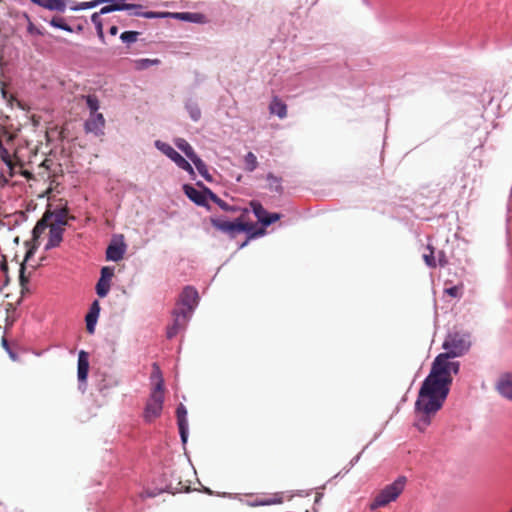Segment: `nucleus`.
Listing matches in <instances>:
<instances>
[{
	"mask_svg": "<svg viewBox=\"0 0 512 512\" xmlns=\"http://www.w3.org/2000/svg\"><path fill=\"white\" fill-rule=\"evenodd\" d=\"M450 355H438L433 362L431 371L426 377L418 393L415 403L417 421L415 426L424 431L439 411L449 393L452 382L451 373L457 374L459 363L451 362Z\"/></svg>",
	"mask_w": 512,
	"mask_h": 512,
	"instance_id": "nucleus-1",
	"label": "nucleus"
},
{
	"mask_svg": "<svg viewBox=\"0 0 512 512\" xmlns=\"http://www.w3.org/2000/svg\"><path fill=\"white\" fill-rule=\"evenodd\" d=\"M407 479L404 476H399L393 483L385 486L374 497L370 504V510L374 511L378 508L385 507L389 503L395 501L404 491Z\"/></svg>",
	"mask_w": 512,
	"mask_h": 512,
	"instance_id": "nucleus-2",
	"label": "nucleus"
},
{
	"mask_svg": "<svg viewBox=\"0 0 512 512\" xmlns=\"http://www.w3.org/2000/svg\"><path fill=\"white\" fill-rule=\"evenodd\" d=\"M142 6L139 4H127L125 0H116L114 4H110L101 8V13H110L113 11L127 10L131 16H141L144 18H162L166 17L168 13L162 12H142Z\"/></svg>",
	"mask_w": 512,
	"mask_h": 512,
	"instance_id": "nucleus-3",
	"label": "nucleus"
},
{
	"mask_svg": "<svg viewBox=\"0 0 512 512\" xmlns=\"http://www.w3.org/2000/svg\"><path fill=\"white\" fill-rule=\"evenodd\" d=\"M443 348L447 352L442 355L459 357L469 350L470 341L466 335L459 333L449 334L443 343Z\"/></svg>",
	"mask_w": 512,
	"mask_h": 512,
	"instance_id": "nucleus-4",
	"label": "nucleus"
},
{
	"mask_svg": "<svg viewBox=\"0 0 512 512\" xmlns=\"http://www.w3.org/2000/svg\"><path fill=\"white\" fill-rule=\"evenodd\" d=\"M210 222L214 228L217 230L229 234L230 236H235L241 232H251L253 226L251 224L243 222L240 218H237L234 221H227L218 217H213L210 219Z\"/></svg>",
	"mask_w": 512,
	"mask_h": 512,
	"instance_id": "nucleus-5",
	"label": "nucleus"
},
{
	"mask_svg": "<svg viewBox=\"0 0 512 512\" xmlns=\"http://www.w3.org/2000/svg\"><path fill=\"white\" fill-rule=\"evenodd\" d=\"M164 403V392L151 391L150 397L146 403L144 410V419L152 422L160 417Z\"/></svg>",
	"mask_w": 512,
	"mask_h": 512,
	"instance_id": "nucleus-6",
	"label": "nucleus"
},
{
	"mask_svg": "<svg viewBox=\"0 0 512 512\" xmlns=\"http://www.w3.org/2000/svg\"><path fill=\"white\" fill-rule=\"evenodd\" d=\"M155 146L164 155L171 159L179 168L188 172L191 176L195 175L194 169L191 166V164L185 158H183L171 145L160 140H157L155 142Z\"/></svg>",
	"mask_w": 512,
	"mask_h": 512,
	"instance_id": "nucleus-7",
	"label": "nucleus"
},
{
	"mask_svg": "<svg viewBox=\"0 0 512 512\" xmlns=\"http://www.w3.org/2000/svg\"><path fill=\"white\" fill-rule=\"evenodd\" d=\"M198 301L199 295L197 290L192 286H186L180 295L178 303V305H182L183 307H179L178 309H184L188 314H191L197 306Z\"/></svg>",
	"mask_w": 512,
	"mask_h": 512,
	"instance_id": "nucleus-8",
	"label": "nucleus"
},
{
	"mask_svg": "<svg viewBox=\"0 0 512 512\" xmlns=\"http://www.w3.org/2000/svg\"><path fill=\"white\" fill-rule=\"evenodd\" d=\"M191 314H188L184 309H175L173 312V324L167 328V338L175 337L180 331L184 330Z\"/></svg>",
	"mask_w": 512,
	"mask_h": 512,
	"instance_id": "nucleus-9",
	"label": "nucleus"
},
{
	"mask_svg": "<svg viewBox=\"0 0 512 512\" xmlns=\"http://www.w3.org/2000/svg\"><path fill=\"white\" fill-rule=\"evenodd\" d=\"M114 276V268L105 266L101 269V276L96 284V293L99 297L103 298L107 296L110 286L111 279Z\"/></svg>",
	"mask_w": 512,
	"mask_h": 512,
	"instance_id": "nucleus-10",
	"label": "nucleus"
},
{
	"mask_svg": "<svg viewBox=\"0 0 512 512\" xmlns=\"http://www.w3.org/2000/svg\"><path fill=\"white\" fill-rule=\"evenodd\" d=\"M85 132L93 133L96 136L104 134L105 119L102 113H90L89 118L85 122Z\"/></svg>",
	"mask_w": 512,
	"mask_h": 512,
	"instance_id": "nucleus-11",
	"label": "nucleus"
},
{
	"mask_svg": "<svg viewBox=\"0 0 512 512\" xmlns=\"http://www.w3.org/2000/svg\"><path fill=\"white\" fill-rule=\"evenodd\" d=\"M495 387L502 397L512 402V373H502L498 377Z\"/></svg>",
	"mask_w": 512,
	"mask_h": 512,
	"instance_id": "nucleus-12",
	"label": "nucleus"
},
{
	"mask_svg": "<svg viewBox=\"0 0 512 512\" xmlns=\"http://www.w3.org/2000/svg\"><path fill=\"white\" fill-rule=\"evenodd\" d=\"M17 165L14 163L11 154L8 152V161H0V186H5L15 175Z\"/></svg>",
	"mask_w": 512,
	"mask_h": 512,
	"instance_id": "nucleus-13",
	"label": "nucleus"
},
{
	"mask_svg": "<svg viewBox=\"0 0 512 512\" xmlns=\"http://www.w3.org/2000/svg\"><path fill=\"white\" fill-rule=\"evenodd\" d=\"M206 189H208V188L207 187H203V191H200V190H197L196 188H194L193 186H191L189 184H185L183 186V190H184L185 195L191 201H193L195 204H197L199 206H205L206 202H207V198H209V196H208V194L206 192Z\"/></svg>",
	"mask_w": 512,
	"mask_h": 512,
	"instance_id": "nucleus-14",
	"label": "nucleus"
},
{
	"mask_svg": "<svg viewBox=\"0 0 512 512\" xmlns=\"http://www.w3.org/2000/svg\"><path fill=\"white\" fill-rule=\"evenodd\" d=\"M166 17H172L177 20L186 21V22H192V23H206L207 19L206 16L202 13H194V12H176V13H170Z\"/></svg>",
	"mask_w": 512,
	"mask_h": 512,
	"instance_id": "nucleus-15",
	"label": "nucleus"
},
{
	"mask_svg": "<svg viewBox=\"0 0 512 512\" xmlns=\"http://www.w3.org/2000/svg\"><path fill=\"white\" fill-rule=\"evenodd\" d=\"M64 228L59 225H50L49 239L45 245V250L58 247L63 240Z\"/></svg>",
	"mask_w": 512,
	"mask_h": 512,
	"instance_id": "nucleus-16",
	"label": "nucleus"
},
{
	"mask_svg": "<svg viewBox=\"0 0 512 512\" xmlns=\"http://www.w3.org/2000/svg\"><path fill=\"white\" fill-rule=\"evenodd\" d=\"M177 415V423L179 427V432L181 439L183 443L187 441V429H188V422H187V410L186 408L180 404L176 410Z\"/></svg>",
	"mask_w": 512,
	"mask_h": 512,
	"instance_id": "nucleus-17",
	"label": "nucleus"
},
{
	"mask_svg": "<svg viewBox=\"0 0 512 512\" xmlns=\"http://www.w3.org/2000/svg\"><path fill=\"white\" fill-rule=\"evenodd\" d=\"M34 4L51 11L64 12L67 0H31Z\"/></svg>",
	"mask_w": 512,
	"mask_h": 512,
	"instance_id": "nucleus-18",
	"label": "nucleus"
},
{
	"mask_svg": "<svg viewBox=\"0 0 512 512\" xmlns=\"http://www.w3.org/2000/svg\"><path fill=\"white\" fill-rule=\"evenodd\" d=\"M89 355L85 351H80L78 355V379L85 381L89 371Z\"/></svg>",
	"mask_w": 512,
	"mask_h": 512,
	"instance_id": "nucleus-19",
	"label": "nucleus"
},
{
	"mask_svg": "<svg viewBox=\"0 0 512 512\" xmlns=\"http://www.w3.org/2000/svg\"><path fill=\"white\" fill-rule=\"evenodd\" d=\"M269 111L271 114L277 115L280 119L287 117V105L278 96L272 98Z\"/></svg>",
	"mask_w": 512,
	"mask_h": 512,
	"instance_id": "nucleus-20",
	"label": "nucleus"
},
{
	"mask_svg": "<svg viewBox=\"0 0 512 512\" xmlns=\"http://www.w3.org/2000/svg\"><path fill=\"white\" fill-rule=\"evenodd\" d=\"M151 380L154 383L152 391L164 392V379L157 363L152 365Z\"/></svg>",
	"mask_w": 512,
	"mask_h": 512,
	"instance_id": "nucleus-21",
	"label": "nucleus"
},
{
	"mask_svg": "<svg viewBox=\"0 0 512 512\" xmlns=\"http://www.w3.org/2000/svg\"><path fill=\"white\" fill-rule=\"evenodd\" d=\"M206 192L209 196V199L216 203L223 211L235 213L240 211L237 206H232L226 203L224 200L219 198L215 193H213L210 189H206Z\"/></svg>",
	"mask_w": 512,
	"mask_h": 512,
	"instance_id": "nucleus-22",
	"label": "nucleus"
},
{
	"mask_svg": "<svg viewBox=\"0 0 512 512\" xmlns=\"http://www.w3.org/2000/svg\"><path fill=\"white\" fill-rule=\"evenodd\" d=\"M49 215V218L53 217L54 221L50 225H59L60 227H63L67 225V219H68V211L65 208L59 209L53 213L47 212Z\"/></svg>",
	"mask_w": 512,
	"mask_h": 512,
	"instance_id": "nucleus-23",
	"label": "nucleus"
},
{
	"mask_svg": "<svg viewBox=\"0 0 512 512\" xmlns=\"http://www.w3.org/2000/svg\"><path fill=\"white\" fill-rule=\"evenodd\" d=\"M48 219L49 215L48 213H45L44 216L34 226L32 230V236L34 241L38 240V238L44 233L48 226L50 227Z\"/></svg>",
	"mask_w": 512,
	"mask_h": 512,
	"instance_id": "nucleus-24",
	"label": "nucleus"
},
{
	"mask_svg": "<svg viewBox=\"0 0 512 512\" xmlns=\"http://www.w3.org/2000/svg\"><path fill=\"white\" fill-rule=\"evenodd\" d=\"M125 249L121 245H109L106 250V258L111 261H119L123 258Z\"/></svg>",
	"mask_w": 512,
	"mask_h": 512,
	"instance_id": "nucleus-25",
	"label": "nucleus"
},
{
	"mask_svg": "<svg viewBox=\"0 0 512 512\" xmlns=\"http://www.w3.org/2000/svg\"><path fill=\"white\" fill-rule=\"evenodd\" d=\"M175 145L178 149H180L191 161L195 159L198 155L195 153L192 146L183 138H178L175 140Z\"/></svg>",
	"mask_w": 512,
	"mask_h": 512,
	"instance_id": "nucleus-26",
	"label": "nucleus"
},
{
	"mask_svg": "<svg viewBox=\"0 0 512 512\" xmlns=\"http://www.w3.org/2000/svg\"><path fill=\"white\" fill-rule=\"evenodd\" d=\"M268 182V188L271 191L281 194L283 192L282 187V179L280 177L275 176L273 173H268L266 176Z\"/></svg>",
	"mask_w": 512,
	"mask_h": 512,
	"instance_id": "nucleus-27",
	"label": "nucleus"
},
{
	"mask_svg": "<svg viewBox=\"0 0 512 512\" xmlns=\"http://www.w3.org/2000/svg\"><path fill=\"white\" fill-rule=\"evenodd\" d=\"M192 162L202 177H204L207 181H212V176L208 171L207 165L202 161L201 158L197 156L192 160Z\"/></svg>",
	"mask_w": 512,
	"mask_h": 512,
	"instance_id": "nucleus-28",
	"label": "nucleus"
},
{
	"mask_svg": "<svg viewBox=\"0 0 512 512\" xmlns=\"http://www.w3.org/2000/svg\"><path fill=\"white\" fill-rule=\"evenodd\" d=\"M102 14L103 13H101V10L99 12H96V13L92 14L91 21L94 23V25L96 27L97 35H98L99 39L102 42H104L105 41V36H104V32H103V23H102V20L100 18V16Z\"/></svg>",
	"mask_w": 512,
	"mask_h": 512,
	"instance_id": "nucleus-29",
	"label": "nucleus"
},
{
	"mask_svg": "<svg viewBox=\"0 0 512 512\" xmlns=\"http://www.w3.org/2000/svg\"><path fill=\"white\" fill-rule=\"evenodd\" d=\"M251 207L257 219L264 225V220L268 215L267 210L259 202L255 201L251 202Z\"/></svg>",
	"mask_w": 512,
	"mask_h": 512,
	"instance_id": "nucleus-30",
	"label": "nucleus"
},
{
	"mask_svg": "<svg viewBox=\"0 0 512 512\" xmlns=\"http://www.w3.org/2000/svg\"><path fill=\"white\" fill-rule=\"evenodd\" d=\"M258 166L257 157L254 153L248 152L244 157V169L253 172Z\"/></svg>",
	"mask_w": 512,
	"mask_h": 512,
	"instance_id": "nucleus-31",
	"label": "nucleus"
},
{
	"mask_svg": "<svg viewBox=\"0 0 512 512\" xmlns=\"http://www.w3.org/2000/svg\"><path fill=\"white\" fill-rule=\"evenodd\" d=\"M186 109L193 121H198L201 118V110L197 103H194V102L187 103Z\"/></svg>",
	"mask_w": 512,
	"mask_h": 512,
	"instance_id": "nucleus-32",
	"label": "nucleus"
},
{
	"mask_svg": "<svg viewBox=\"0 0 512 512\" xmlns=\"http://www.w3.org/2000/svg\"><path fill=\"white\" fill-rule=\"evenodd\" d=\"M86 105L90 109V113H97L99 109V100L95 95H87L85 97Z\"/></svg>",
	"mask_w": 512,
	"mask_h": 512,
	"instance_id": "nucleus-33",
	"label": "nucleus"
},
{
	"mask_svg": "<svg viewBox=\"0 0 512 512\" xmlns=\"http://www.w3.org/2000/svg\"><path fill=\"white\" fill-rule=\"evenodd\" d=\"M160 63L159 59H139L135 61L137 69H147L152 65H158Z\"/></svg>",
	"mask_w": 512,
	"mask_h": 512,
	"instance_id": "nucleus-34",
	"label": "nucleus"
},
{
	"mask_svg": "<svg viewBox=\"0 0 512 512\" xmlns=\"http://www.w3.org/2000/svg\"><path fill=\"white\" fill-rule=\"evenodd\" d=\"M282 502H283V494L276 493L269 498H265V499L261 500L259 503L261 505H274V504H281Z\"/></svg>",
	"mask_w": 512,
	"mask_h": 512,
	"instance_id": "nucleus-35",
	"label": "nucleus"
},
{
	"mask_svg": "<svg viewBox=\"0 0 512 512\" xmlns=\"http://www.w3.org/2000/svg\"><path fill=\"white\" fill-rule=\"evenodd\" d=\"M50 24L53 27H56V28H59V29H62V30L68 31V32H72V28L68 24H66L64 19L61 17H53L52 20L50 21Z\"/></svg>",
	"mask_w": 512,
	"mask_h": 512,
	"instance_id": "nucleus-36",
	"label": "nucleus"
},
{
	"mask_svg": "<svg viewBox=\"0 0 512 512\" xmlns=\"http://www.w3.org/2000/svg\"><path fill=\"white\" fill-rule=\"evenodd\" d=\"M138 35H139V32H136V31H125L120 35V39L124 43L130 44V43H134L137 41Z\"/></svg>",
	"mask_w": 512,
	"mask_h": 512,
	"instance_id": "nucleus-37",
	"label": "nucleus"
},
{
	"mask_svg": "<svg viewBox=\"0 0 512 512\" xmlns=\"http://www.w3.org/2000/svg\"><path fill=\"white\" fill-rule=\"evenodd\" d=\"M98 316L88 313L86 315V329L87 331L92 334L95 330V324L97 322Z\"/></svg>",
	"mask_w": 512,
	"mask_h": 512,
	"instance_id": "nucleus-38",
	"label": "nucleus"
},
{
	"mask_svg": "<svg viewBox=\"0 0 512 512\" xmlns=\"http://www.w3.org/2000/svg\"><path fill=\"white\" fill-rule=\"evenodd\" d=\"M94 6H96V2H94V0H93L91 2H82L77 5L71 6L70 9L73 11H79V10L90 9V8H93Z\"/></svg>",
	"mask_w": 512,
	"mask_h": 512,
	"instance_id": "nucleus-39",
	"label": "nucleus"
},
{
	"mask_svg": "<svg viewBox=\"0 0 512 512\" xmlns=\"http://www.w3.org/2000/svg\"><path fill=\"white\" fill-rule=\"evenodd\" d=\"M428 249L430 250V253L423 255L424 261L429 267H436L434 251L430 246H428Z\"/></svg>",
	"mask_w": 512,
	"mask_h": 512,
	"instance_id": "nucleus-40",
	"label": "nucleus"
},
{
	"mask_svg": "<svg viewBox=\"0 0 512 512\" xmlns=\"http://www.w3.org/2000/svg\"><path fill=\"white\" fill-rule=\"evenodd\" d=\"M280 218H281L280 214L268 212L267 218L264 220V226H269L272 223L278 221Z\"/></svg>",
	"mask_w": 512,
	"mask_h": 512,
	"instance_id": "nucleus-41",
	"label": "nucleus"
},
{
	"mask_svg": "<svg viewBox=\"0 0 512 512\" xmlns=\"http://www.w3.org/2000/svg\"><path fill=\"white\" fill-rule=\"evenodd\" d=\"M461 287L459 286H453L450 288L445 289V293L448 294L451 297H460L461 296Z\"/></svg>",
	"mask_w": 512,
	"mask_h": 512,
	"instance_id": "nucleus-42",
	"label": "nucleus"
},
{
	"mask_svg": "<svg viewBox=\"0 0 512 512\" xmlns=\"http://www.w3.org/2000/svg\"><path fill=\"white\" fill-rule=\"evenodd\" d=\"M90 314H93V315H96V316H99V313H100V304L98 302V300H95L92 304H91V307H90V310L89 312Z\"/></svg>",
	"mask_w": 512,
	"mask_h": 512,
	"instance_id": "nucleus-43",
	"label": "nucleus"
},
{
	"mask_svg": "<svg viewBox=\"0 0 512 512\" xmlns=\"http://www.w3.org/2000/svg\"><path fill=\"white\" fill-rule=\"evenodd\" d=\"M0 161H8V150L4 147L0 140Z\"/></svg>",
	"mask_w": 512,
	"mask_h": 512,
	"instance_id": "nucleus-44",
	"label": "nucleus"
},
{
	"mask_svg": "<svg viewBox=\"0 0 512 512\" xmlns=\"http://www.w3.org/2000/svg\"><path fill=\"white\" fill-rule=\"evenodd\" d=\"M24 270H25V266L22 263L21 264V269H20V276H19L20 283H21L22 286H24V284L28 282V279L24 275Z\"/></svg>",
	"mask_w": 512,
	"mask_h": 512,
	"instance_id": "nucleus-45",
	"label": "nucleus"
},
{
	"mask_svg": "<svg viewBox=\"0 0 512 512\" xmlns=\"http://www.w3.org/2000/svg\"><path fill=\"white\" fill-rule=\"evenodd\" d=\"M28 31H29L30 33H39V31L36 29V27H35V26L33 25V23H31V22H30V23H29V25H28Z\"/></svg>",
	"mask_w": 512,
	"mask_h": 512,
	"instance_id": "nucleus-46",
	"label": "nucleus"
},
{
	"mask_svg": "<svg viewBox=\"0 0 512 512\" xmlns=\"http://www.w3.org/2000/svg\"><path fill=\"white\" fill-rule=\"evenodd\" d=\"M109 33H110L112 36H115V35L118 33V28H117V26L113 25L112 27H110V29H109Z\"/></svg>",
	"mask_w": 512,
	"mask_h": 512,
	"instance_id": "nucleus-47",
	"label": "nucleus"
},
{
	"mask_svg": "<svg viewBox=\"0 0 512 512\" xmlns=\"http://www.w3.org/2000/svg\"><path fill=\"white\" fill-rule=\"evenodd\" d=\"M34 250H35V248L33 247V248H31V249H29V250L27 251V253H26V255H25V259H24L25 261H27V260H28L32 255H33Z\"/></svg>",
	"mask_w": 512,
	"mask_h": 512,
	"instance_id": "nucleus-48",
	"label": "nucleus"
},
{
	"mask_svg": "<svg viewBox=\"0 0 512 512\" xmlns=\"http://www.w3.org/2000/svg\"><path fill=\"white\" fill-rule=\"evenodd\" d=\"M20 173H21L25 178H27V179H31V178H32V174H31L29 171H27V170H22V171H20Z\"/></svg>",
	"mask_w": 512,
	"mask_h": 512,
	"instance_id": "nucleus-49",
	"label": "nucleus"
},
{
	"mask_svg": "<svg viewBox=\"0 0 512 512\" xmlns=\"http://www.w3.org/2000/svg\"><path fill=\"white\" fill-rule=\"evenodd\" d=\"M115 1H116V0H111V2H113L112 4H114V3H115ZM94 2H96V5H97L98 3L110 2V0H94Z\"/></svg>",
	"mask_w": 512,
	"mask_h": 512,
	"instance_id": "nucleus-50",
	"label": "nucleus"
},
{
	"mask_svg": "<svg viewBox=\"0 0 512 512\" xmlns=\"http://www.w3.org/2000/svg\"><path fill=\"white\" fill-rule=\"evenodd\" d=\"M1 268H2L3 270H6V269H7V264H6V262H3V263L1 264Z\"/></svg>",
	"mask_w": 512,
	"mask_h": 512,
	"instance_id": "nucleus-51",
	"label": "nucleus"
},
{
	"mask_svg": "<svg viewBox=\"0 0 512 512\" xmlns=\"http://www.w3.org/2000/svg\"><path fill=\"white\" fill-rule=\"evenodd\" d=\"M445 264H446V261H442V260H440V265H441V266H444Z\"/></svg>",
	"mask_w": 512,
	"mask_h": 512,
	"instance_id": "nucleus-52",
	"label": "nucleus"
},
{
	"mask_svg": "<svg viewBox=\"0 0 512 512\" xmlns=\"http://www.w3.org/2000/svg\"><path fill=\"white\" fill-rule=\"evenodd\" d=\"M509 512H512V509Z\"/></svg>",
	"mask_w": 512,
	"mask_h": 512,
	"instance_id": "nucleus-53",
	"label": "nucleus"
}]
</instances>
